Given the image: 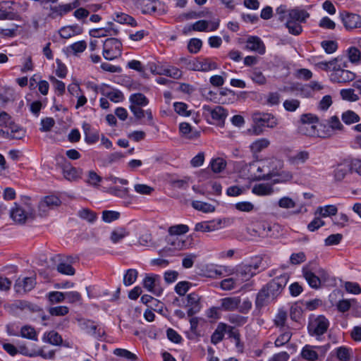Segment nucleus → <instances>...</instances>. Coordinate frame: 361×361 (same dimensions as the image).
Masks as SVG:
<instances>
[{"label": "nucleus", "mask_w": 361, "mask_h": 361, "mask_svg": "<svg viewBox=\"0 0 361 361\" xmlns=\"http://www.w3.org/2000/svg\"><path fill=\"white\" fill-rule=\"evenodd\" d=\"M289 279L287 274H283L271 280L263 286L256 295L255 307L261 310L263 307L275 302L282 293Z\"/></svg>", "instance_id": "nucleus-1"}, {"label": "nucleus", "mask_w": 361, "mask_h": 361, "mask_svg": "<svg viewBox=\"0 0 361 361\" xmlns=\"http://www.w3.org/2000/svg\"><path fill=\"white\" fill-rule=\"evenodd\" d=\"M253 132L256 135L262 133V127L274 128L278 125L277 118L271 114L255 111L252 114Z\"/></svg>", "instance_id": "nucleus-2"}, {"label": "nucleus", "mask_w": 361, "mask_h": 361, "mask_svg": "<svg viewBox=\"0 0 361 361\" xmlns=\"http://www.w3.org/2000/svg\"><path fill=\"white\" fill-rule=\"evenodd\" d=\"M330 323L329 319L324 315H310L308 320L307 330L312 336L317 339L324 335L328 330Z\"/></svg>", "instance_id": "nucleus-3"}, {"label": "nucleus", "mask_w": 361, "mask_h": 361, "mask_svg": "<svg viewBox=\"0 0 361 361\" xmlns=\"http://www.w3.org/2000/svg\"><path fill=\"white\" fill-rule=\"evenodd\" d=\"M122 54V43L116 38H108L104 42L103 56L105 59L111 61Z\"/></svg>", "instance_id": "nucleus-4"}, {"label": "nucleus", "mask_w": 361, "mask_h": 361, "mask_svg": "<svg viewBox=\"0 0 361 361\" xmlns=\"http://www.w3.org/2000/svg\"><path fill=\"white\" fill-rule=\"evenodd\" d=\"M281 165V162L276 159H270L261 162L257 166V171L260 173L257 176L258 179L269 180L274 178L278 174L276 170L277 165Z\"/></svg>", "instance_id": "nucleus-5"}, {"label": "nucleus", "mask_w": 361, "mask_h": 361, "mask_svg": "<svg viewBox=\"0 0 361 361\" xmlns=\"http://www.w3.org/2000/svg\"><path fill=\"white\" fill-rule=\"evenodd\" d=\"M204 114L206 116H210L211 123L216 124L220 126H224L225 119L228 115L226 110L221 106H216L212 108L208 105L203 106Z\"/></svg>", "instance_id": "nucleus-6"}, {"label": "nucleus", "mask_w": 361, "mask_h": 361, "mask_svg": "<svg viewBox=\"0 0 361 361\" xmlns=\"http://www.w3.org/2000/svg\"><path fill=\"white\" fill-rule=\"evenodd\" d=\"M262 259L257 258L255 262L251 264H241L236 268V275L241 279L242 281H246L256 274L257 270L259 268Z\"/></svg>", "instance_id": "nucleus-7"}, {"label": "nucleus", "mask_w": 361, "mask_h": 361, "mask_svg": "<svg viewBox=\"0 0 361 361\" xmlns=\"http://www.w3.org/2000/svg\"><path fill=\"white\" fill-rule=\"evenodd\" d=\"M57 166L61 169L63 177L69 181H76L81 178L82 169L75 168L66 159L59 162Z\"/></svg>", "instance_id": "nucleus-8"}, {"label": "nucleus", "mask_w": 361, "mask_h": 361, "mask_svg": "<svg viewBox=\"0 0 361 361\" xmlns=\"http://www.w3.org/2000/svg\"><path fill=\"white\" fill-rule=\"evenodd\" d=\"M8 312L12 314H18L20 312L29 311L35 312L41 310L40 308L28 301L18 300L6 306Z\"/></svg>", "instance_id": "nucleus-9"}, {"label": "nucleus", "mask_w": 361, "mask_h": 361, "mask_svg": "<svg viewBox=\"0 0 361 361\" xmlns=\"http://www.w3.org/2000/svg\"><path fill=\"white\" fill-rule=\"evenodd\" d=\"M13 5L16 3L12 1H2L0 2V20H20V14L14 11Z\"/></svg>", "instance_id": "nucleus-10"}, {"label": "nucleus", "mask_w": 361, "mask_h": 361, "mask_svg": "<svg viewBox=\"0 0 361 361\" xmlns=\"http://www.w3.org/2000/svg\"><path fill=\"white\" fill-rule=\"evenodd\" d=\"M339 18L347 30L351 31L361 27V16L360 15L342 11L339 14Z\"/></svg>", "instance_id": "nucleus-11"}, {"label": "nucleus", "mask_w": 361, "mask_h": 361, "mask_svg": "<svg viewBox=\"0 0 361 361\" xmlns=\"http://www.w3.org/2000/svg\"><path fill=\"white\" fill-rule=\"evenodd\" d=\"M355 78V74L350 71L337 68L334 66L330 75V80L333 82H348Z\"/></svg>", "instance_id": "nucleus-12"}, {"label": "nucleus", "mask_w": 361, "mask_h": 361, "mask_svg": "<svg viewBox=\"0 0 361 361\" xmlns=\"http://www.w3.org/2000/svg\"><path fill=\"white\" fill-rule=\"evenodd\" d=\"M78 324L82 330L96 338H100L104 334V331L92 320L81 319L78 320Z\"/></svg>", "instance_id": "nucleus-13"}, {"label": "nucleus", "mask_w": 361, "mask_h": 361, "mask_svg": "<svg viewBox=\"0 0 361 361\" xmlns=\"http://www.w3.org/2000/svg\"><path fill=\"white\" fill-rule=\"evenodd\" d=\"M36 285V278L34 276L18 278L14 284L17 293L23 294L32 290Z\"/></svg>", "instance_id": "nucleus-14"}, {"label": "nucleus", "mask_w": 361, "mask_h": 361, "mask_svg": "<svg viewBox=\"0 0 361 361\" xmlns=\"http://www.w3.org/2000/svg\"><path fill=\"white\" fill-rule=\"evenodd\" d=\"M186 307H188V315L192 317L200 312L201 309L200 297L195 293L187 295Z\"/></svg>", "instance_id": "nucleus-15"}, {"label": "nucleus", "mask_w": 361, "mask_h": 361, "mask_svg": "<svg viewBox=\"0 0 361 361\" xmlns=\"http://www.w3.org/2000/svg\"><path fill=\"white\" fill-rule=\"evenodd\" d=\"M159 276L156 274L147 275L143 281V286L148 291L159 295L161 292L159 288Z\"/></svg>", "instance_id": "nucleus-16"}, {"label": "nucleus", "mask_w": 361, "mask_h": 361, "mask_svg": "<svg viewBox=\"0 0 361 361\" xmlns=\"http://www.w3.org/2000/svg\"><path fill=\"white\" fill-rule=\"evenodd\" d=\"M246 48L259 54L265 53V45L259 37H249L246 42Z\"/></svg>", "instance_id": "nucleus-17"}, {"label": "nucleus", "mask_w": 361, "mask_h": 361, "mask_svg": "<svg viewBox=\"0 0 361 361\" xmlns=\"http://www.w3.org/2000/svg\"><path fill=\"white\" fill-rule=\"evenodd\" d=\"M114 25L113 23L109 22L107 27L91 30L90 35L93 37H102L108 35H116L118 33V30Z\"/></svg>", "instance_id": "nucleus-18"}, {"label": "nucleus", "mask_w": 361, "mask_h": 361, "mask_svg": "<svg viewBox=\"0 0 361 361\" xmlns=\"http://www.w3.org/2000/svg\"><path fill=\"white\" fill-rule=\"evenodd\" d=\"M240 302L239 296L224 298L221 300V308L225 311H234L238 310Z\"/></svg>", "instance_id": "nucleus-19"}, {"label": "nucleus", "mask_w": 361, "mask_h": 361, "mask_svg": "<svg viewBox=\"0 0 361 361\" xmlns=\"http://www.w3.org/2000/svg\"><path fill=\"white\" fill-rule=\"evenodd\" d=\"M309 18L310 13L307 11L295 8L289 10L288 18L287 19L302 23H305L306 20Z\"/></svg>", "instance_id": "nucleus-20"}, {"label": "nucleus", "mask_w": 361, "mask_h": 361, "mask_svg": "<svg viewBox=\"0 0 361 361\" xmlns=\"http://www.w3.org/2000/svg\"><path fill=\"white\" fill-rule=\"evenodd\" d=\"M349 173H351L350 161H345L336 166L334 170V177L336 181H341Z\"/></svg>", "instance_id": "nucleus-21"}, {"label": "nucleus", "mask_w": 361, "mask_h": 361, "mask_svg": "<svg viewBox=\"0 0 361 361\" xmlns=\"http://www.w3.org/2000/svg\"><path fill=\"white\" fill-rule=\"evenodd\" d=\"M221 220L203 221L195 225V230L201 232H211L221 228Z\"/></svg>", "instance_id": "nucleus-22"}, {"label": "nucleus", "mask_w": 361, "mask_h": 361, "mask_svg": "<svg viewBox=\"0 0 361 361\" xmlns=\"http://www.w3.org/2000/svg\"><path fill=\"white\" fill-rule=\"evenodd\" d=\"M302 274L311 288L314 289H318L320 288L321 284L317 274H314L307 267H304L302 269Z\"/></svg>", "instance_id": "nucleus-23"}, {"label": "nucleus", "mask_w": 361, "mask_h": 361, "mask_svg": "<svg viewBox=\"0 0 361 361\" xmlns=\"http://www.w3.org/2000/svg\"><path fill=\"white\" fill-rule=\"evenodd\" d=\"M292 335L293 334L291 331L289 329V328L286 329H283L281 333L276 338L274 341V345L278 348L283 346L285 345H287V348L290 346L294 347L295 345L293 344L289 343Z\"/></svg>", "instance_id": "nucleus-24"}, {"label": "nucleus", "mask_w": 361, "mask_h": 361, "mask_svg": "<svg viewBox=\"0 0 361 361\" xmlns=\"http://www.w3.org/2000/svg\"><path fill=\"white\" fill-rule=\"evenodd\" d=\"M228 328V326L226 324L220 322L211 336V342L214 345L221 342L224 337L225 333L227 332Z\"/></svg>", "instance_id": "nucleus-25"}, {"label": "nucleus", "mask_w": 361, "mask_h": 361, "mask_svg": "<svg viewBox=\"0 0 361 361\" xmlns=\"http://www.w3.org/2000/svg\"><path fill=\"white\" fill-rule=\"evenodd\" d=\"M300 355L309 361H316L319 359V353L316 350L315 345H305L301 350Z\"/></svg>", "instance_id": "nucleus-26"}, {"label": "nucleus", "mask_w": 361, "mask_h": 361, "mask_svg": "<svg viewBox=\"0 0 361 361\" xmlns=\"http://www.w3.org/2000/svg\"><path fill=\"white\" fill-rule=\"evenodd\" d=\"M6 128L9 131L10 139L20 140L25 135V131L18 125L16 124L13 121H10V123Z\"/></svg>", "instance_id": "nucleus-27"}, {"label": "nucleus", "mask_w": 361, "mask_h": 361, "mask_svg": "<svg viewBox=\"0 0 361 361\" xmlns=\"http://www.w3.org/2000/svg\"><path fill=\"white\" fill-rule=\"evenodd\" d=\"M143 13H154L160 3L157 0H142L140 3Z\"/></svg>", "instance_id": "nucleus-28"}, {"label": "nucleus", "mask_w": 361, "mask_h": 361, "mask_svg": "<svg viewBox=\"0 0 361 361\" xmlns=\"http://www.w3.org/2000/svg\"><path fill=\"white\" fill-rule=\"evenodd\" d=\"M141 107L133 104L130 106V109L137 119H141L147 116L148 121L151 123L153 120L152 111L150 109L145 111Z\"/></svg>", "instance_id": "nucleus-29"}, {"label": "nucleus", "mask_w": 361, "mask_h": 361, "mask_svg": "<svg viewBox=\"0 0 361 361\" xmlns=\"http://www.w3.org/2000/svg\"><path fill=\"white\" fill-rule=\"evenodd\" d=\"M310 158L307 151H300L288 157V161L292 165L304 164Z\"/></svg>", "instance_id": "nucleus-30"}, {"label": "nucleus", "mask_w": 361, "mask_h": 361, "mask_svg": "<svg viewBox=\"0 0 361 361\" xmlns=\"http://www.w3.org/2000/svg\"><path fill=\"white\" fill-rule=\"evenodd\" d=\"M270 145V141L267 138H261L253 142L250 146V151L252 154H256L267 148Z\"/></svg>", "instance_id": "nucleus-31"}, {"label": "nucleus", "mask_w": 361, "mask_h": 361, "mask_svg": "<svg viewBox=\"0 0 361 361\" xmlns=\"http://www.w3.org/2000/svg\"><path fill=\"white\" fill-rule=\"evenodd\" d=\"M61 202L58 197L55 195H50L45 197L44 199L40 202L39 207L40 209L45 210L46 207L52 209L54 207L60 205Z\"/></svg>", "instance_id": "nucleus-32"}, {"label": "nucleus", "mask_w": 361, "mask_h": 361, "mask_svg": "<svg viewBox=\"0 0 361 361\" xmlns=\"http://www.w3.org/2000/svg\"><path fill=\"white\" fill-rule=\"evenodd\" d=\"M11 216L15 221L23 223L27 217V213L22 207L16 204L11 211Z\"/></svg>", "instance_id": "nucleus-33"}, {"label": "nucleus", "mask_w": 361, "mask_h": 361, "mask_svg": "<svg viewBox=\"0 0 361 361\" xmlns=\"http://www.w3.org/2000/svg\"><path fill=\"white\" fill-rule=\"evenodd\" d=\"M43 341L54 345H60L63 342L61 335L55 331L45 333L43 336Z\"/></svg>", "instance_id": "nucleus-34"}, {"label": "nucleus", "mask_w": 361, "mask_h": 361, "mask_svg": "<svg viewBox=\"0 0 361 361\" xmlns=\"http://www.w3.org/2000/svg\"><path fill=\"white\" fill-rule=\"evenodd\" d=\"M249 76L251 80L260 85H264L267 82V78L259 68H254L249 71Z\"/></svg>", "instance_id": "nucleus-35"}, {"label": "nucleus", "mask_w": 361, "mask_h": 361, "mask_svg": "<svg viewBox=\"0 0 361 361\" xmlns=\"http://www.w3.org/2000/svg\"><path fill=\"white\" fill-rule=\"evenodd\" d=\"M252 192L257 195H269L273 193L274 190L271 185L259 183L253 186Z\"/></svg>", "instance_id": "nucleus-36"}, {"label": "nucleus", "mask_w": 361, "mask_h": 361, "mask_svg": "<svg viewBox=\"0 0 361 361\" xmlns=\"http://www.w3.org/2000/svg\"><path fill=\"white\" fill-rule=\"evenodd\" d=\"M156 73L158 75H164L174 79L180 78L182 76V72L176 67H169L165 68H160L159 71H156Z\"/></svg>", "instance_id": "nucleus-37"}, {"label": "nucleus", "mask_w": 361, "mask_h": 361, "mask_svg": "<svg viewBox=\"0 0 361 361\" xmlns=\"http://www.w3.org/2000/svg\"><path fill=\"white\" fill-rule=\"evenodd\" d=\"M335 354L340 361H350L352 357V349L341 346L335 350Z\"/></svg>", "instance_id": "nucleus-38"}, {"label": "nucleus", "mask_w": 361, "mask_h": 361, "mask_svg": "<svg viewBox=\"0 0 361 361\" xmlns=\"http://www.w3.org/2000/svg\"><path fill=\"white\" fill-rule=\"evenodd\" d=\"M20 336L23 338L32 341H37V334L34 327L30 325H25L20 329Z\"/></svg>", "instance_id": "nucleus-39"}, {"label": "nucleus", "mask_w": 361, "mask_h": 361, "mask_svg": "<svg viewBox=\"0 0 361 361\" xmlns=\"http://www.w3.org/2000/svg\"><path fill=\"white\" fill-rule=\"evenodd\" d=\"M129 100L130 105H136L137 106H145L148 104V99L142 93H135L130 95Z\"/></svg>", "instance_id": "nucleus-40"}, {"label": "nucleus", "mask_w": 361, "mask_h": 361, "mask_svg": "<svg viewBox=\"0 0 361 361\" xmlns=\"http://www.w3.org/2000/svg\"><path fill=\"white\" fill-rule=\"evenodd\" d=\"M200 71L207 72L218 68L216 62L209 58L200 59Z\"/></svg>", "instance_id": "nucleus-41"}, {"label": "nucleus", "mask_w": 361, "mask_h": 361, "mask_svg": "<svg viewBox=\"0 0 361 361\" xmlns=\"http://www.w3.org/2000/svg\"><path fill=\"white\" fill-rule=\"evenodd\" d=\"M342 121L347 125H350L360 121V117L355 111L348 110L341 115Z\"/></svg>", "instance_id": "nucleus-42"}, {"label": "nucleus", "mask_w": 361, "mask_h": 361, "mask_svg": "<svg viewBox=\"0 0 361 361\" xmlns=\"http://www.w3.org/2000/svg\"><path fill=\"white\" fill-rule=\"evenodd\" d=\"M86 48V42L85 40H81L68 46L67 47V51L73 55H78V54L83 52Z\"/></svg>", "instance_id": "nucleus-43"}, {"label": "nucleus", "mask_w": 361, "mask_h": 361, "mask_svg": "<svg viewBox=\"0 0 361 361\" xmlns=\"http://www.w3.org/2000/svg\"><path fill=\"white\" fill-rule=\"evenodd\" d=\"M299 130L301 133L306 135L307 136L314 137V136H319L321 137L318 133V131L316 129V126L314 124L311 123H305L301 124V126L299 127Z\"/></svg>", "instance_id": "nucleus-44"}, {"label": "nucleus", "mask_w": 361, "mask_h": 361, "mask_svg": "<svg viewBox=\"0 0 361 361\" xmlns=\"http://www.w3.org/2000/svg\"><path fill=\"white\" fill-rule=\"evenodd\" d=\"M128 235L129 231H128L125 228L121 227L114 230L111 233L110 238L112 243H117Z\"/></svg>", "instance_id": "nucleus-45"}, {"label": "nucleus", "mask_w": 361, "mask_h": 361, "mask_svg": "<svg viewBox=\"0 0 361 361\" xmlns=\"http://www.w3.org/2000/svg\"><path fill=\"white\" fill-rule=\"evenodd\" d=\"M285 25L288 30V32L291 35H299L302 32V27L300 23L287 19Z\"/></svg>", "instance_id": "nucleus-46"}, {"label": "nucleus", "mask_w": 361, "mask_h": 361, "mask_svg": "<svg viewBox=\"0 0 361 361\" xmlns=\"http://www.w3.org/2000/svg\"><path fill=\"white\" fill-rule=\"evenodd\" d=\"M102 94L114 102H120L123 99V93L117 90L106 91L105 89H103L102 90Z\"/></svg>", "instance_id": "nucleus-47"}, {"label": "nucleus", "mask_w": 361, "mask_h": 361, "mask_svg": "<svg viewBox=\"0 0 361 361\" xmlns=\"http://www.w3.org/2000/svg\"><path fill=\"white\" fill-rule=\"evenodd\" d=\"M191 204L195 209L204 213L213 212L215 210L214 207L207 202L192 201Z\"/></svg>", "instance_id": "nucleus-48"}, {"label": "nucleus", "mask_w": 361, "mask_h": 361, "mask_svg": "<svg viewBox=\"0 0 361 361\" xmlns=\"http://www.w3.org/2000/svg\"><path fill=\"white\" fill-rule=\"evenodd\" d=\"M83 128L85 130V140L87 144H94L99 140V133L97 132H92L89 125H85Z\"/></svg>", "instance_id": "nucleus-49"}, {"label": "nucleus", "mask_w": 361, "mask_h": 361, "mask_svg": "<svg viewBox=\"0 0 361 361\" xmlns=\"http://www.w3.org/2000/svg\"><path fill=\"white\" fill-rule=\"evenodd\" d=\"M78 215L82 219L87 220L90 223L96 221L97 214L88 208H83L78 211Z\"/></svg>", "instance_id": "nucleus-50"}, {"label": "nucleus", "mask_w": 361, "mask_h": 361, "mask_svg": "<svg viewBox=\"0 0 361 361\" xmlns=\"http://www.w3.org/2000/svg\"><path fill=\"white\" fill-rule=\"evenodd\" d=\"M114 20L121 24H128L133 27L137 26L136 20L126 13H117Z\"/></svg>", "instance_id": "nucleus-51"}, {"label": "nucleus", "mask_w": 361, "mask_h": 361, "mask_svg": "<svg viewBox=\"0 0 361 361\" xmlns=\"http://www.w3.org/2000/svg\"><path fill=\"white\" fill-rule=\"evenodd\" d=\"M189 231V227L185 224H177L169 228L168 232L171 235H180Z\"/></svg>", "instance_id": "nucleus-52"}, {"label": "nucleus", "mask_w": 361, "mask_h": 361, "mask_svg": "<svg viewBox=\"0 0 361 361\" xmlns=\"http://www.w3.org/2000/svg\"><path fill=\"white\" fill-rule=\"evenodd\" d=\"M287 317L288 315L286 311L282 309L279 310L274 320V324L277 327H280L284 329V326L287 320Z\"/></svg>", "instance_id": "nucleus-53"}, {"label": "nucleus", "mask_w": 361, "mask_h": 361, "mask_svg": "<svg viewBox=\"0 0 361 361\" xmlns=\"http://www.w3.org/2000/svg\"><path fill=\"white\" fill-rule=\"evenodd\" d=\"M338 212L337 207L335 205H327L325 207H319L317 210V213H319L323 217H327L333 215H336Z\"/></svg>", "instance_id": "nucleus-54"}, {"label": "nucleus", "mask_w": 361, "mask_h": 361, "mask_svg": "<svg viewBox=\"0 0 361 361\" xmlns=\"http://www.w3.org/2000/svg\"><path fill=\"white\" fill-rule=\"evenodd\" d=\"M226 166V162L222 158L213 159L210 162V167L213 172L220 173Z\"/></svg>", "instance_id": "nucleus-55"}, {"label": "nucleus", "mask_w": 361, "mask_h": 361, "mask_svg": "<svg viewBox=\"0 0 361 361\" xmlns=\"http://www.w3.org/2000/svg\"><path fill=\"white\" fill-rule=\"evenodd\" d=\"M137 271L136 269H130L127 270L123 277V283L126 286H129L134 283L137 278Z\"/></svg>", "instance_id": "nucleus-56"}, {"label": "nucleus", "mask_w": 361, "mask_h": 361, "mask_svg": "<svg viewBox=\"0 0 361 361\" xmlns=\"http://www.w3.org/2000/svg\"><path fill=\"white\" fill-rule=\"evenodd\" d=\"M341 97L343 99L349 102H356L359 100V97L355 93L353 89H343L340 92Z\"/></svg>", "instance_id": "nucleus-57"}, {"label": "nucleus", "mask_w": 361, "mask_h": 361, "mask_svg": "<svg viewBox=\"0 0 361 361\" xmlns=\"http://www.w3.org/2000/svg\"><path fill=\"white\" fill-rule=\"evenodd\" d=\"M179 130L183 135L187 136V137H188L190 139H192V138L197 137L198 136L197 132L192 133L191 126L188 123H180Z\"/></svg>", "instance_id": "nucleus-58"}, {"label": "nucleus", "mask_w": 361, "mask_h": 361, "mask_svg": "<svg viewBox=\"0 0 361 361\" xmlns=\"http://www.w3.org/2000/svg\"><path fill=\"white\" fill-rule=\"evenodd\" d=\"M47 297L51 304L59 303L66 300L65 293L59 291H51L49 293Z\"/></svg>", "instance_id": "nucleus-59"}, {"label": "nucleus", "mask_w": 361, "mask_h": 361, "mask_svg": "<svg viewBox=\"0 0 361 361\" xmlns=\"http://www.w3.org/2000/svg\"><path fill=\"white\" fill-rule=\"evenodd\" d=\"M134 190L137 193L143 195H149L154 191V188L146 184L140 183L135 184L134 185Z\"/></svg>", "instance_id": "nucleus-60"}, {"label": "nucleus", "mask_w": 361, "mask_h": 361, "mask_svg": "<svg viewBox=\"0 0 361 361\" xmlns=\"http://www.w3.org/2000/svg\"><path fill=\"white\" fill-rule=\"evenodd\" d=\"M284 109L290 112L295 111L300 105V102L296 99H289L283 102Z\"/></svg>", "instance_id": "nucleus-61"}, {"label": "nucleus", "mask_w": 361, "mask_h": 361, "mask_svg": "<svg viewBox=\"0 0 361 361\" xmlns=\"http://www.w3.org/2000/svg\"><path fill=\"white\" fill-rule=\"evenodd\" d=\"M114 354L118 357H125L130 361H135L137 360V356L134 353L123 348H116L114 350Z\"/></svg>", "instance_id": "nucleus-62"}, {"label": "nucleus", "mask_w": 361, "mask_h": 361, "mask_svg": "<svg viewBox=\"0 0 361 361\" xmlns=\"http://www.w3.org/2000/svg\"><path fill=\"white\" fill-rule=\"evenodd\" d=\"M192 283L188 281H180L175 286V291L180 296H183L189 290Z\"/></svg>", "instance_id": "nucleus-63"}, {"label": "nucleus", "mask_w": 361, "mask_h": 361, "mask_svg": "<svg viewBox=\"0 0 361 361\" xmlns=\"http://www.w3.org/2000/svg\"><path fill=\"white\" fill-rule=\"evenodd\" d=\"M120 217V213L116 211L104 210L102 212V220L110 223L117 220Z\"/></svg>", "instance_id": "nucleus-64"}]
</instances>
